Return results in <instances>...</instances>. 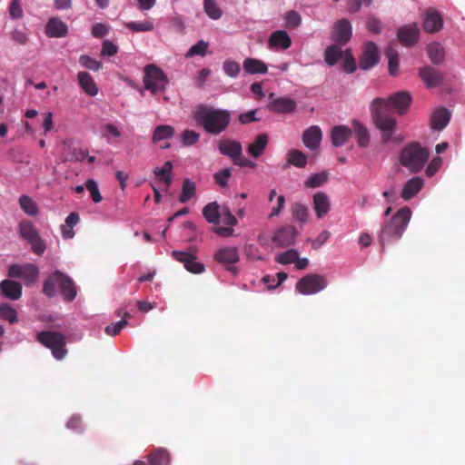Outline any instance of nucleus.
I'll return each instance as SVG.
<instances>
[{
  "instance_id": "f257e3e1",
  "label": "nucleus",
  "mask_w": 465,
  "mask_h": 465,
  "mask_svg": "<svg viewBox=\"0 0 465 465\" xmlns=\"http://www.w3.org/2000/svg\"><path fill=\"white\" fill-rule=\"evenodd\" d=\"M412 98L406 91H400L388 98H375L371 105V114L374 125L381 133V140L384 143L392 140L397 121L393 115V110L402 115L408 112Z\"/></svg>"
},
{
  "instance_id": "f03ea898",
  "label": "nucleus",
  "mask_w": 465,
  "mask_h": 465,
  "mask_svg": "<svg viewBox=\"0 0 465 465\" xmlns=\"http://www.w3.org/2000/svg\"><path fill=\"white\" fill-rule=\"evenodd\" d=\"M231 113L225 109L199 104L193 112V119L207 134L219 135L224 132L231 122Z\"/></svg>"
},
{
  "instance_id": "7ed1b4c3",
  "label": "nucleus",
  "mask_w": 465,
  "mask_h": 465,
  "mask_svg": "<svg viewBox=\"0 0 465 465\" xmlns=\"http://www.w3.org/2000/svg\"><path fill=\"white\" fill-rule=\"evenodd\" d=\"M411 218V208L404 206L384 223L378 235L382 251H384L386 243L396 242L402 237Z\"/></svg>"
},
{
  "instance_id": "20e7f679",
  "label": "nucleus",
  "mask_w": 465,
  "mask_h": 465,
  "mask_svg": "<svg viewBox=\"0 0 465 465\" xmlns=\"http://www.w3.org/2000/svg\"><path fill=\"white\" fill-rule=\"evenodd\" d=\"M59 288L63 299L72 302L76 296V287L73 280L59 270L54 271L44 282L43 292L47 297H54Z\"/></svg>"
},
{
  "instance_id": "39448f33",
  "label": "nucleus",
  "mask_w": 465,
  "mask_h": 465,
  "mask_svg": "<svg viewBox=\"0 0 465 465\" xmlns=\"http://www.w3.org/2000/svg\"><path fill=\"white\" fill-rule=\"evenodd\" d=\"M429 156L430 152L427 148L422 147L419 143H411L401 150L400 162L411 173H418L423 168Z\"/></svg>"
},
{
  "instance_id": "423d86ee",
  "label": "nucleus",
  "mask_w": 465,
  "mask_h": 465,
  "mask_svg": "<svg viewBox=\"0 0 465 465\" xmlns=\"http://www.w3.org/2000/svg\"><path fill=\"white\" fill-rule=\"evenodd\" d=\"M37 341L52 351V355L58 361L67 355L66 338L58 331H43L37 334Z\"/></svg>"
},
{
  "instance_id": "0eeeda50",
  "label": "nucleus",
  "mask_w": 465,
  "mask_h": 465,
  "mask_svg": "<svg viewBox=\"0 0 465 465\" xmlns=\"http://www.w3.org/2000/svg\"><path fill=\"white\" fill-rule=\"evenodd\" d=\"M219 152L231 158L233 164L240 167L255 168L256 163L242 155V147L240 142L232 139L220 140L217 144Z\"/></svg>"
},
{
  "instance_id": "6e6552de",
  "label": "nucleus",
  "mask_w": 465,
  "mask_h": 465,
  "mask_svg": "<svg viewBox=\"0 0 465 465\" xmlns=\"http://www.w3.org/2000/svg\"><path fill=\"white\" fill-rule=\"evenodd\" d=\"M143 81L144 88L153 94L164 92L168 84L166 74L154 64H148L144 67Z\"/></svg>"
},
{
  "instance_id": "1a4fd4ad",
  "label": "nucleus",
  "mask_w": 465,
  "mask_h": 465,
  "mask_svg": "<svg viewBox=\"0 0 465 465\" xmlns=\"http://www.w3.org/2000/svg\"><path fill=\"white\" fill-rule=\"evenodd\" d=\"M18 231L21 238L31 245V249L35 254L41 255L45 252L46 248L45 243L31 221H21L18 225Z\"/></svg>"
},
{
  "instance_id": "9d476101",
  "label": "nucleus",
  "mask_w": 465,
  "mask_h": 465,
  "mask_svg": "<svg viewBox=\"0 0 465 465\" xmlns=\"http://www.w3.org/2000/svg\"><path fill=\"white\" fill-rule=\"evenodd\" d=\"M327 286V279L321 274H307L296 283V290L303 295H311L321 292Z\"/></svg>"
},
{
  "instance_id": "9b49d317",
  "label": "nucleus",
  "mask_w": 465,
  "mask_h": 465,
  "mask_svg": "<svg viewBox=\"0 0 465 465\" xmlns=\"http://www.w3.org/2000/svg\"><path fill=\"white\" fill-rule=\"evenodd\" d=\"M38 268L32 263L24 265L12 264L8 268L7 275L10 278H19L25 281V284H33L38 278Z\"/></svg>"
},
{
  "instance_id": "f8f14e48",
  "label": "nucleus",
  "mask_w": 465,
  "mask_h": 465,
  "mask_svg": "<svg viewBox=\"0 0 465 465\" xmlns=\"http://www.w3.org/2000/svg\"><path fill=\"white\" fill-rule=\"evenodd\" d=\"M298 232L293 225H284L275 231L272 242L279 247H288L294 244Z\"/></svg>"
},
{
  "instance_id": "ddd939ff",
  "label": "nucleus",
  "mask_w": 465,
  "mask_h": 465,
  "mask_svg": "<svg viewBox=\"0 0 465 465\" xmlns=\"http://www.w3.org/2000/svg\"><path fill=\"white\" fill-rule=\"evenodd\" d=\"M380 59L377 45L373 42H367L359 58V67L362 70H369L374 67Z\"/></svg>"
},
{
  "instance_id": "4468645a",
  "label": "nucleus",
  "mask_w": 465,
  "mask_h": 465,
  "mask_svg": "<svg viewBox=\"0 0 465 465\" xmlns=\"http://www.w3.org/2000/svg\"><path fill=\"white\" fill-rule=\"evenodd\" d=\"M397 36L403 46H413L419 40L420 29L416 23L401 26L398 29Z\"/></svg>"
},
{
  "instance_id": "2eb2a0df",
  "label": "nucleus",
  "mask_w": 465,
  "mask_h": 465,
  "mask_svg": "<svg viewBox=\"0 0 465 465\" xmlns=\"http://www.w3.org/2000/svg\"><path fill=\"white\" fill-rule=\"evenodd\" d=\"M172 256L176 261L183 263L184 268L192 273H201L204 271V265L196 261V257L183 251H173Z\"/></svg>"
},
{
  "instance_id": "dca6fc26",
  "label": "nucleus",
  "mask_w": 465,
  "mask_h": 465,
  "mask_svg": "<svg viewBox=\"0 0 465 465\" xmlns=\"http://www.w3.org/2000/svg\"><path fill=\"white\" fill-rule=\"evenodd\" d=\"M214 259L220 263L230 265L228 270L233 273H236V268L233 267L232 264L239 261V253L237 248L224 247L219 249L214 254Z\"/></svg>"
},
{
  "instance_id": "f3484780",
  "label": "nucleus",
  "mask_w": 465,
  "mask_h": 465,
  "mask_svg": "<svg viewBox=\"0 0 465 465\" xmlns=\"http://www.w3.org/2000/svg\"><path fill=\"white\" fill-rule=\"evenodd\" d=\"M352 34L351 25L349 20L343 18L338 20L332 30V39L340 45L347 44Z\"/></svg>"
},
{
  "instance_id": "a211bd4d",
  "label": "nucleus",
  "mask_w": 465,
  "mask_h": 465,
  "mask_svg": "<svg viewBox=\"0 0 465 465\" xmlns=\"http://www.w3.org/2000/svg\"><path fill=\"white\" fill-rule=\"evenodd\" d=\"M419 76L428 88L439 86L444 79L443 74L430 65L424 66L419 70Z\"/></svg>"
},
{
  "instance_id": "6ab92c4d",
  "label": "nucleus",
  "mask_w": 465,
  "mask_h": 465,
  "mask_svg": "<svg viewBox=\"0 0 465 465\" xmlns=\"http://www.w3.org/2000/svg\"><path fill=\"white\" fill-rule=\"evenodd\" d=\"M271 112L276 114H292L297 108V103L291 97H279L272 99L267 105Z\"/></svg>"
},
{
  "instance_id": "aec40b11",
  "label": "nucleus",
  "mask_w": 465,
  "mask_h": 465,
  "mask_svg": "<svg viewBox=\"0 0 465 465\" xmlns=\"http://www.w3.org/2000/svg\"><path fill=\"white\" fill-rule=\"evenodd\" d=\"M443 25V19L440 14L433 8L426 11L423 19V29L429 34L439 32Z\"/></svg>"
},
{
  "instance_id": "412c9836",
  "label": "nucleus",
  "mask_w": 465,
  "mask_h": 465,
  "mask_svg": "<svg viewBox=\"0 0 465 465\" xmlns=\"http://www.w3.org/2000/svg\"><path fill=\"white\" fill-rule=\"evenodd\" d=\"M22 285L15 281L5 279L0 282V294L12 301H16L22 296Z\"/></svg>"
},
{
  "instance_id": "4be33fe9",
  "label": "nucleus",
  "mask_w": 465,
  "mask_h": 465,
  "mask_svg": "<svg viewBox=\"0 0 465 465\" xmlns=\"http://www.w3.org/2000/svg\"><path fill=\"white\" fill-rule=\"evenodd\" d=\"M322 138V130L317 125L307 128L302 134L303 144L311 150H315L320 146Z\"/></svg>"
},
{
  "instance_id": "5701e85b",
  "label": "nucleus",
  "mask_w": 465,
  "mask_h": 465,
  "mask_svg": "<svg viewBox=\"0 0 465 465\" xmlns=\"http://www.w3.org/2000/svg\"><path fill=\"white\" fill-rule=\"evenodd\" d=\"M352 135V130L345 125H338L331 129V143L335 147L344 145Z\"/></svg>"
},
{
  "instance_id": "b1692460",
  "label": "nucleus",
  "mask_w": 465,
  "mask_h": 465,
  "mask_svg": "<svg viewBox=\"0 0 465 465\" xmlns=\"http://www.w3.org/2000/svg\"><path fill=\"white\" fill-rule=\"evenodd\" d=\"M313 209L319 219L324 217L329 213L331 202L325 193L318 192L313 195Z\"/></svg>"
},
{
  "instance_id": "393cba45",
  "label": "nucleus",
  "mask_w": 465,
  "mask_h": 465,
  "mask_svg": "<svg viewBox=\"0 0 465 465\" xmlns=\"http://www.w3.org/2000/svg\"><path fill=\"white\" fill-rule=\"evenodd\" d=\"M268 44L272 48L288 49L292 45L289 35L283 30H278L271 34Z\"/></svg>"
},
{
  "instance_id": "a878e982",
  "label": "nucleus",
  "mask_w": 465,
  "mask_h": 465,
  "mask_svg": "<svg viewBox=\"0 0 465 465\" xmlns=\"http://www.w3.org/2000/svg\"><path fill=\"white\" fill-rule=\"evenodd\" d=\"M77 81L80 87L90 96H95L98 94V87L92 75L87 72H79Z\"/></svg>"
},
{
  "instance_id": "bb28decb",
  "label": "nucleus",
  "mask_w": 465,
  "mask_h": 465,
  "mask_svg": "<svg viewBox=\"0 0 465 465\" xmlns=\"http://www.w3.org/2000/svg\"><path fill=\"white\" fill-rule=\"evenodd\" d=\"M67 25L58 18L49 19L45 26L46 35L50 37H63L67 34Z\"/></svg>"
},
{
  "instance_id": "cd10ccee",
  "label": "nucleus",
  "mask_w": 465,
  "mask_h": 465,
  "mask_svg": "<svg viewBox=\"0 0 465 465\" xmlns=\"http://www.w3.org/2000/svg\"><path fill=\"white\" fill-rule=\"evenodd\" d=\"M147 460L150 465H170L171 455L167 450L157 448L147 455Z\"/></svg>"
},
{
  "instance_id": "c85d7f7f",
  "label": "nucleus",
  "mask_w": 465,
  "mask_h": 465,
  "mask_svg": "<svg viewBox=\"0 0 465 465\" xmlns=\"http://www.w3.org/2000/svg\"><path fill=\"white\" fill-rule=\"evenodd\" d=\"M450 119V112L446 108H440L431 116L430 126L434 130L441 131L447 126Z\"/></svg>"
},
{
  "instance_id": "c756f323",
  "label": "nucleus",
  "mask_w": 465,
  "mask_h": 465,
  "mask_svg": "<svg viewBox=\"0 0 465 465\" xmlns=\"http://www.w3.org/2000/svg\"><path fill=\"white\" fill-rule=\"evenodd\" d=\"M423 181L420 177L410 179L403 186L401 197L404 200H410L414 197L422 188Z\"/></svg>"
},
{
  "instance_id": "7c9ffc66",
  "label": "nucleus",
  "mask_w": 465,
  "mask_h": 465,
  "mask_svg": "<svg viewBox=\"0 0 465 465\" xmlns=\"http://www.w3.org/2000/svg\"><path fill=\"white\" fill-rule=\"evenodd\" d=\"M269 137L266 134H259L256 139L249 144L247 151L254 158L260 157L268 143Z\"/></svg>"
},
{
  "instance_id": "2f4dec72",
  "label": "nucleus",
  "mask_w": 465,
  "mask_h": 465,
  "mask_svg": "<svg viewBox=\"0 0 465 465\" xmlns=\"http://www.w3.org/2000/svg\"><path fill=\"white\" fill-rule=\"evenodd\" d=\"M243 70L249 74H265L268 66L262 60L255 58H246L242 63Z\"/></svg>"
},
{
  "instance_id": "473e14b6",
  "label": "nucleus",
  "mask_w": 465,
  "mask_h": 465,
  "mask_svg": "<svg viewBox=\"0 0 465 465\" xmlns=\"http://www.w3.org/2000/svg\"><path fill=\"white\" fill-rule=\"evenodd\" d=\"M426 51L430 62L433 64H440L445 57L444 47L440 43H430L427 45Z\"/></svg>"
},
{
  "instance_id": "72a5a7b5",
  "label": "nucleus",
  "mask_w": 465,
  "mask_h": 465,
  "mask_svg": "<svg viewBox=\"0 0 465 465\" xmlns=\"http://www.w3.org/2000/svg\"><path fill=\"white\" fill-rule=\"evenodd\" d=\"M352 130L357 138V143L360 147L365 148L369 145L370 134L366 126L357 120L352 121Z\"/></svg>"
},
{
  "instance_id": "f704fd0d",
  "label": "nucleus",
  "mask_w": 465,
  "mask_h": 465,
  "mask_svg": "<svg viewBox=\"0 0 465 465\" xmlns=\"http://www.w3.org/2000/svg\"><path fill=\"white\" fill-rule=\"evenodd\" d=\"M203 215L209 223H219L221 218L219 204L216 202L209 203L203 207Z\"/></svg>"
},
{
  "instance_id": "c9c22d12",
  "label": "nucleus",
  "mask_w": 465,
  "mask_h": 465,
  "mask_svg": "<svg viewBox=\"0 0 465 465\" xmlns=\"http://www.w3.org/2000/svg\"><path fill=\"white\" fill-rule=\"evenodd\" d=\"M173 169V164L170 161H167L163 163V165L159 168L156 167L153 171L155 177L165 184V190H167L172 183V176L171 172Z\"/></svg>"
},
{
  "instance_id": "e433bc0d",
  "label": "nucleus",
  "mask_w": 465,
  "mask_h": 465,
  "mask_svg": "<svg viewBox=\"0 0 465 465\" xmlns=\"http://www.w3.org/2000/svg\"><path fill=\"white\" fill-rule=\"evenodd\" d=\"M174 128L168 124L158 125L153 134L152 142L159 143L163 140L170 139L174 135Z\"/></svg>"
},
{
  "instance_id": "4c0bfd02",
  "label": "nucleus",
  "mask_w": 465,
  "mask_h": 465,
  "mask_svg": "<svg viewBox=\"0 0 465 465\" xmlns=\"http://www.w3.org/2000/svg\"><path fill=\"white\" fill-rule=\"evenodd\" d=\"M307 155L302 151L292 149L287 153V164L293 165L298 168H304L307 164Z\"/></svg>"
},
{
  "instance_id": "58836bf2",
  "label": "nucleus",
  "mask_w": 465,
  "mask_h": 465,
  "mask_svg": "<svg viewBox=\"0 0 465 465\" xmlns=\"http://www.w3.org/2000/svg\"><path fill=\"white\" fill-rule=\"evenodd\" d=\"M343 51L339 45H331L325 49L324 61L330 65L333 66L342 57Z\"/></svg>"
},
{
  "instance_id": "ea45409f",
  "label": "nucleus",
  "mask_w": 465,
  "mask_h": 465,
  "mask_svg": "<svg viewBox=\"0 0 465 465\" xmlns=\"http://www.w3.org/2000/svg\"><path fill=\"white\" fill-rule=\"evenodd\" d=\"M329 179V173L322 171L312 174L305 182L304 187L306 188H317L323 185Z\"/></svg>"
},
{
  "instance_id": "a19ab883",
  "label": "nucleus",
  "mask_w": 465,
  "mask_h": 465,
  "mask_svg": "<svg viewBox=\"0 0 465 465\" xmlns=\"http://www.w3.org/2000/svg\"><path fill=\"white\" fill-rule=\"evenodd\" d=\"M292 213L294 220L304 224L310 218L308 207L301 203H295L292 205Z\"/></svg>"
},
{
  "instance_id": "79ce46f5",
  "label": "nucleus",
  "mask_w": 465,
  "mask_h": 465,
  "mask_svg": "<svg viewBox=\"0 0 465 465\" xmlns=\"http://www.w3.org/2000/svg\"><path fill=\"white\" fill-rule=\"evenodd\" d=\"M196 193V184L190 179H185L183 183L182 193L179 197V201L182 203H185L190 201Z\"/></svg>"
},
{
  "instance_id": "37998d69",
  "label": "nucleus",
  "mask_w": 465,
  "mask_h": 465,
  "mask_svg": "<svg viewBox=\"0 0 465 465\" xmlns=\"http://www.w3.org/2000/svg\"><path fill=\"white\" fill-rule=\"evenodd\" d=\"M21 209L30 216H35L38 213V207L35 202L29 196L24 194L19 198Z\"/></svg>"
},
{
  "instance_id": "c03bdc74",
  "label": "nucleus",
  "mask_w": 465,
  "mask_h": 465,
  "mask_svg": "<svg viewBox=\"0 0 465 465\" xmlns=\"http://www.w3.org/2000/svg\"><path fill=\"white\" fill-rule=\"evenodd\" d=\"M130 317V313L125 312H124V319L107 325L104 329V331L109 336H116L120 333V331L128 324L126 318Z\"/></svg>"
},
{
  "instance_id": "a18cd8bd",
  "label": "nucleus",
  "mask_w": 465,
  "mask_h": 465,
  "mask_svg": "<svg viewBox=\"0 0 465 465\" xmlns=\"http://www.w3.org/2000/svg\"><path fill=\"white\" fill-rule=\"evenodd\" d=\"M80 220L79 214L77 213H71L65 219L66 226L69 227L68 230L65 229L64 226H62L63 235L66 239L73 238L74 235V231L72 230L74 225L78 223Z\"/></svg>"
},
{
  "instance_id": "49530a36",
  "label": "nucleus",
  "mask_w": 465,
  "mask_h": 465,
  "mask_svg": "<svg viewBox=\"0 0 465 465\" xmlns=\"http://www.w3.org/2000/svg\"><path fill=\"white\" fill-rule=\"evenodd\" d=\"M0 318L7 321L11 324L18 321L16 311L7 303L0 304Z\"/></svg>"
},
{
  "instance_id": "de8ad7c7",
  "label": "nucleus",
  "mask_w": 465,
  "mask_h": 465,
  "mask_svg": "<svg viewBox=\"0 0 465 465\" xmlns=\"http://www.w3.org/2000/svg\"><path fill=\"white\" fill-rule=\"evenodd\" d=\"M386 55L389 60V73L391 75L396 76L398 74L399 70V54L394 49L389 48L386 51Z\"/></svg>"
},
{
  "instance_id": "09e8293b",
  "label": "nucleus",
  "mask_w": 465,
  "mask_h": 465,
  "mask_svg": "<svg viewBox=\"0 0 465 465\" xmlns=\"http://www.w3.org/2000/svg\"><path fill=\"white\" fill-rule=\"evenodd\" d=\"M126 28L133 32H150L153 30V23L150 20L143 22H129L125 24Z\"/></svg>"
},
{
  "instance_id": "8fccbe9b",
  "label": "nucleus",
  "mask_w": 465,
  "mask_h": 465,
  "mask_svg": "<svg viewBox=\"0 0 465 465\" xmlns=\"http://www.w3.org/2000/svg\"><path fill=\"white\" fill-rule=\"evenodd\" d=\"M203 6L206 15L210 18L216 20L222 16V10L214 0H204Z\"/></svg>"
},
{
  "instance_id": "3c124183",
  "label": "nucleus",
  "mask_w": 465,
  "mask_h": 465,
  "mask_svg": "<svg viewBox=\"0 0 465 465\" xmlns=\"http://www.w3.org/2000/svg\"><path fill=\"white\" fill-rule=\"evenodd\" d=\"M298 253L295 249H289L276 256L275 261L281 264H291L298 260Z\"/></svg>"
},
{
  "instance_id": "603ef678",
  "label": "nucleus",
  "mask_w": 465,
  "mask_h": 465,
  "mask_svg": "<svg viewBox=\"0 0 465 465\" xmlns=\"http://www.w3.org/2000/svg\"><path fill=\"white\" fill-rule=\"evenodd\" d=\"M79 64L89 70L97 72L102 68V63L94 59L93 57L83 54L79 57Z\"/></svg>"
},
{
  "instance_id": "864d4df0",
  "label": "nucleus",
  "mask_w": 465,
  "mask_h": 465,
  "mask_svg": "<svg viewBox=\"0 0 465 465\" xmlns=\"http://www.w3.org/2000/svg\"><path fill=\"white\" fill-rule=\"evenodd\" d=\"M231 176L232 169L223 168L213 174V180L219 186L226 187L228 185V182Z\"/></svg>"
},
{
  "instance_id": "5fc2aeb1",
  "label": "nucleus",
  "mask_w": 465,
  "mask_h": 465,
  "mask_svg": "<svg viewBox=\"0 0 465 465\" xmlns=\"http://www.w3.org/2000/svg\"><path fill=\"white\" fill-rule=\"evenodd\" d=\"M209 44L203 40H200L196 45H193L187 54H185L186 57H193L194 55H201L204 56L206 54L207 49H208Z\"/></svg>"
},
{
  "instance_id": "6e6d98bb",
  "label": "nucleus",
  "mask_w": 465,
  "mask_h": 465,
  "mask_svg": "<svg viewBox=\"0 0 465 465\" xmlns=\"http://www.w3.org/2000/svg\"><path fill=\"white\" fill-rule=\"evenodd\" d=\"M200 134L190 129H186L182 134V142L184 146H191L198 143Z\"/></svg>"
},
{
  "instance_id": "4d7b16f0",
  "label": "nucleus",
  "mask_w": 465,
  "mask_h": 465,
  "mask_svg": "<svg viewBox=\"0 0 465 465\" xmlns=\"http://www.w3.org/2000/svg\"><path fill=\"white\" fill-rule=\"evenodd\" d=\"M85 188L89 191L91 198L94 203H100L103 200L97 183L94 180H87L85 182Z\"/></svg>"
},
{
  "instance_id": "13d9d810",
  "label": "nucleus",
  "mask_w": 465,
  "mask_h": 465,
  "mask_svg": "<svg viewBox=\"0 0 465 465\" xmlns=\"http://www.w3.org/2000/svg\"><path fill=\"white\" fill-rule=\"evenodd\" d=\"M286 27L289 29L297 28L302 22V17L296 11H289L285 15Z\"/></svg>"
},
{
  "instance_id": "bf43d9fd",
  "label": "nucleus",
  "mask_w": 465,
  "mask_h": 465,
  "mask_svg": "<svg viewBox=\"0 0 465 465\" xmlns=\"http://www.w3.org/2000/svg\"><path fill=\"white\" fill-rule=\"evenodd\" d=\"M223 71L230 77H236L241 70L240 64L232 60H225L223 62Z\"/></svg>"
},
{
  "instance_id": "052dcab7",
  "label": "nucleus",
  "mask_w": 465,
  "mask_h": 465,
  "mask_svg": "<svg viewBox=\"0 0 465 465\" xmlns=\"http://www.w3.org/2000/svg\"><path fill=\"white\" fill-rule=\"evenodd\" d=\"M9 15L14 19H21L24 16V11L20 0H13L9 5Z\"/></svg>"
},
{
  "instance_id": "680f3d73",
  "label": "nucleus",
  "mask_w": 465,
  "mask_h": 465,
  "mask_svg": "<svg viewBox=\"0 0 465 465\" xmlns=\"http://www.w3.org/2000/svg\"><path fill=\"white\" fill-rule=\"evenodd\" d=\"M117 51L118 48L113 42L109 40L104 41L101 51V54L103 56H113L117 53Z\"/></svg>"
},
{
  "instance_id": "e2e57ef3",
  "label": "nucleus",
  "mask_w": 465,
  "mask_h": 465,
  "mask_svg": "<svg viewBox=\"0 0 465 465\" xmlns=\"http://www.w3.org/2000/svg\"><path fill=\"white\" fill-rule=\"evenodd\" d=\"M331 233L329 231H322L319 233V235L312 240V245L313 249H319L321 246H322L330 238Z\"/></svg>"
},
{
  "instance_id": "0e129e2a",
  "label": "nucleus",
  "mask_w": 465,
  "mask_h": 465,
  "mask_svg": "<svg viewBox=\"0 0 465 465\" xmlns=\"http://www.w3.org/2000/svg\"><path fill=\"white\" fill-rule=\"evenodd\" d=\"M221 217L223 219V223L229 226H234L238 221L235 216L231 213L228 207H223L221 212Z\"/></svg>"
},
{
  "instance_id": "69168bd1",
  "label": "nucleus",
  "mask_w": 465,
  "mask_h": 465,
  "mask_svg": "<svg viewBox=\"0 0 465 465\" xmlns=\"http://www.w3.org/2000/svg\"><path fill=\"white\" fill-rule=\"evenodd\" d=\"M342 69L348 74H352L356 71L357 65L353 55L344 57Z\"/></svg>"
},
{
  "instance_id": "338daca9",
  "label": "nucleus",
  "mask_w": 465,
  "mask_h": 465,
  "mask_svg": "<svg viewBox=\"0 0 465 465\" xmlns=\"http://www.w3.org/2000/svg\"><path fill=\"white\" fill-rule=\"evenodd\" d=\"M108 33V27L103 23L95 24L92 28V35L94 37L100 38L106 35Z\"/></svg>"
},
{
  "instance_id": "774afa93",
  "label": "nucleus",
  "mask_w": 465,
  "mask_h": 465,
  "mask_svg": "<svg viewBox=\"0 0 465 465\" xmlns=\"http://www.w3.org/2000/svg\"><path fill=\"white\" fill-rule=\"evenodd\" d=\"M11 38L19 45H25L28 41L27 35L22 30L15 29L11 33Z\"/></svg>"
}]
</instances>
